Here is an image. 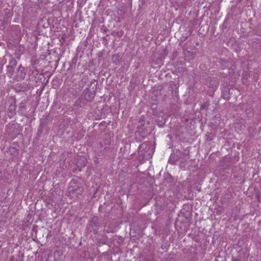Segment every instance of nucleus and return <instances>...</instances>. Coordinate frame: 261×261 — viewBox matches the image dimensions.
Listing matches in <instances>:
<instances>
[{
    "mask_svg": "<svg viewBox=\"0 0 261 261\" xmlns=\"http://www.w3.org/2000/svg\"><path fill=\"white\" fill-rule=\"evenodd\" d=\"M18 112L21 115H24L26 114L25 102H21L19 104Z\"/></svg>",
    "mask_w": 261,
    "mask_h": 261,
    "instance_id": "6e6552de",
    "label": "nucleus"
},
{
    "mask_svg": "<svg viewBox=\"0 0 261 261\" xmlns=\"http://www.w3.org/2000/svg\"><path fill=\"white\" fill-rule=\"evenodd\" d=\"M99 226L98 218L96 217H93L88 224V229L89 231L93 232L94 234L97 233Z\"/></svg>",
    "mask_w": 261,
    "mask_h": 261,
    "instance_id": "7ed1b4c3",
    "label": "nucleus"
},
{
    "mask_svg": "<svg viewBox=\"0 0 261 261\" xmlns=\"http://www.w3.org/2000/svg\"><path fill=\"white\" fill-rule=\"evenodd\" d=\"M68 190L70 193H76L78 191V190H80V192H81V190H80V188L79 186V185L74 181H72L70 182V185L68 187Z\"/></svg>",
    "mask_w": 261,
    "mask_h": 261,
    "instance_id": "0eeeda50",
    "label": "nucleus"
},
{
    "mask_svg": "<svg viewBox=\"0 0 261 261\" xmlns=\"http://www.w3.org/2000/svg\"><path fill=\"white\" fill-rule=\"evenodd\" d=\"M87 163V161L85 156H80L77 161L76 165L78 167L80 168V170L81 168L85 167Z\"/></svg>",
    "mask_w": 261,
    "mask_h": 261,
    "instance_id": "20e7f679",
    "label": "nucleus"
},
{
    "mask_svg": "<svg viewBox=\"0 0 261 261\" xmlns=\"http://www.w3.org/2000/svg\"><path fill=\"white\" fill-rule=\"evenodd\" d=\"M26 75L25 69L24 67L20 65L17 69V76L21 79H24Z\"/></svg>",
    "mask_w": 261,
    "mask_h": 261,
    "instance_id": "423d86ee",
    "label": "nucleus"
},
{
    "mask_svg": "<svg viewBox=\"0 0 261 261\" xmlns=\"http://www.w3.org/2000/svg\"><path fill=\"white\" fill-rule=\"evenodd\" d=\"M97 85V81L93 80L90 83V87L89 88H87L83 91V96L85 99L87 101H92L95 96Z\"/></svg>",
    "mask_w": 261,
    "mask_h": 261,
    "instance_id": "f257e3e1",
    "label": "nucleus"
},
{
    "mask_svg": "<svg viewBox=\"0 0 261 261\" xmlns=\"http://www.w3.org/2000/svg\"><path fill=\"white\" fill-rule=\"evenodd\" d=\"M16 108V105H15V101L14 100H13V101L9 105L8 110V116L10 117H12L16 114V112H15Z\"/></svg>",
    "mask_w": 261,
    "mask_h": 261,
    "instance_id": "39448f33",
    "label": "nucleus"
},
{
    "mask_svg": "<svg viewBox=\"0 0 261 261\" xmlns=\"http://www.w3.org/2000/svg\"><path fill=\"white\" fill-rule=\"evenodd\" d=\"M119 57V56L118 54L113 56L112 58V59L113 60V62L116 64L118 61Z\"/></svg>",
    "mask_w": 261,
    "mask_h": 261,
    "instance_id": "ddd939ff",
    "label": "nucleus"
},
{
    "mask_svg": "<svg viewBox=\"0 0 261 261\" xmlns=\"http://www.w3.org/2000/svg\"><path fill=\"white\" fill-rule=\"evenodd\" d=\"M234 261H240V260L239 259H236V260H234Z\"/></svg>",
    "mask_w": 261,
    "mask_h": 261,
    "instance_id": "4468645a",
    "label": "nucleus"
},
{
    "mask_svg": "<svg viewBox=\"0 0 261 261\" xmlns=\"http://www.w3.org/2000/svg\"><path fill=\"white\" fill-rule=\"evenodd\" d=\"M17 61L15 59H12L10 61L8 66H11L15 68L17 65Z\"/></svg>",
    "mask_w": 261,
    "mask_h": 261,
    "instance_id": "9d476101",
    "label": "nucleus"
},
{
    "mask_svg": "<svg viewBox=\"0 0 261 261\" xmlns=\"http://www.w3.org/2000/svg\"><path fill=\"white\" fill-rule=\"evenodd\" d=\"M153 151L150 147L149 144L145 142L139 146L138 153L139 155L142 156V159L147 160L151 158Z\"/></svg>",
    "mask_w": 261,
    "mask_h": 261,
    "instance_id": "f03ea898",
    "label": "nucleus"
},
{
    "mask_svg": "<svg viewBox=\"0 0 261 261\" xmlns=\"http://www.w3.org/2000/svg\"><path fill=\"white\" fill-rule=\"evenodd\" d=\"M14 69H15L14 68L8 65L7 66V74L9 76H11L14 73Z\"/></svg>",
    "mask_w": 261,
    "mask_h": 261,
    "instance_id": "1a4fd4ad",
    "label": "nucleus"
},
{
    "mask_svg": "<svg viewBox=\"0 0 261 261\" xmlns=\"http://www.w3.org/2000/svg\"><path fill=\"white\" fill-rule=\"evenodd\" d=\"M174 156V154H171L169 159V162L172 164H173L175 163V161L176 160V159H175Z\"/></svg>",
    "mask_w": 261,
    "mask_h": 261,
    "instance_id": "f8f14e48",
    "label": "nucleus"
},
{
    "mask_svg": "<svg viewBox=\"0 0 261 261\" xmlns=\"http://www.w3.org/2000/svg\"><path fill=\"white\" fill-rule=\"evenodd\" d=\"M209 103L208 102H205L201 106V109L202 110H207L209 107Z\"/></svg>",
    "mask_w": 261,
    "mask_h": 261,
    "instance_id": "9b49d317",
    "label": "nucleus"
}]
</instances>
